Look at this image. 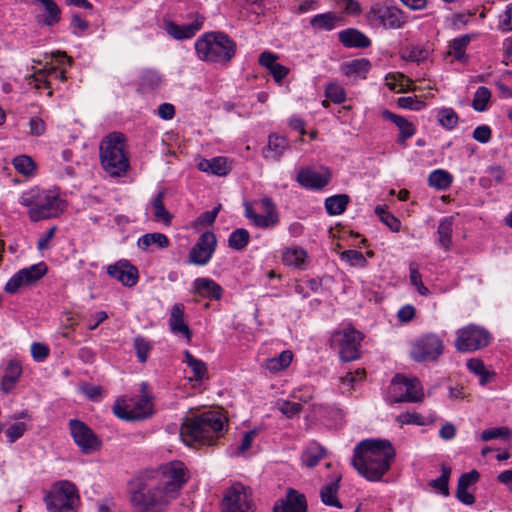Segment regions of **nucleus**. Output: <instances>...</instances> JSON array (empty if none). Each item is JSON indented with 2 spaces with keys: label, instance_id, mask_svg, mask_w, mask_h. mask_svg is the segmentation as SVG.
<instances>
[{
  "label": "nucleus",
  "instance_id": "obj_46",
  "mask_svg": "<svg viewBox=\"0 0 512 512\" xmlns=\"http://www.w3.org/2000/svg\"><path fill=\"white\" fill-rule=\"evenodd\" d=\"M439 124L448 129H453L458 123V115L452 108H442L437 113Z\"/></svg>",
  "mask_w": 512,
  "mask_h": 512
},
{
  "label": "nucleus",
  "instance_id": "obj_50",
  "mask_svg": "<svg viewBox=\"0 0 512 512\" xmlns=\"http://www.w3.org/2000/svg\"><path fill=\"white\" fill-rule=\"evenodd\" d=\"M101 165L111 177L124 176L130 168L129 162H101Z\"/></svg>",
  "mask_w": 512,
  "mask_h": 512
},
{
  "label": "nucleus",
  "instance_id": "obj_38",
  "mask_svg": "<svg viewBox=\"0 0 512 512\" xmlns=\"http://www.w3.org/2000/svg\"><path fill=\"white\" fill-rule=\"evenodd\" d=\"M452 230L453 219L452 217L444 218L440 221L438 226L439 244L446 250L450 249L452 244Z\"/></svg>",
  "mask_w": 512,
  "mask_h": 512
},
{
  "label": "nucleus",
  "instance_id": "obj_12",
  "mask_svg": "<svg viewBox=\"0 0 512 512\" xmlns=\"http://www.w3.org/2000/svg\"><path fill=\"white\" fill-rule=\"evenodd\" d=\"M222 512H254L255 504L249 488L235 483L227 489L222 503Z\"/></svg>",
  "mask_w": 512,
  "mask_h": 512
},
{
  "label": "nucleus",
  "instance_id": "obj_56",
  "mask_svg": "<svg viewBox=\"0 0 512 512\" xmlns=\"http://www.w3.org/2000/svg\"><path fill=\"white\" fill-rule=\"evenodd\" d=\"M511 435V430L508 427H498L486 429L481 433L483 441H490L496 438H508Z\"/></svg>",
  "mask_w": 512,
  "mask_h": 512
},
{
  "label": "nucleus",
  "instance_id": "obj_51",
  "mask_svg": "<svg viewBox=\"0 0 512 512\" xmlns=\"http://www.w3.org/2000/svg\"><path fill=\"white\" fill-rule=\"evenodd\" d=\"M161 82V77L160 75L156 72V71H153V70H146L142 73L141 77H140V87L143 89V90H152V89H155L159 86Z\"/></svg>",
  "mask_w": 512,
  "mask_h": 512
},
{
  "label": "nucleus",
  "instance_id": "obj_29",
  "mask_svg": "<svg viewBox=\"0 0 512 512\" xmlns=\"http://www.w3.org/2000/svg\"><path fill=\"white\" fill-rule=\"evenodd\" d=\"M41 4L46 10V14L37 16L39 23L46 26H53L60 21L61 10L54 0H32Z\"/></svg>",
  "mask_w": 512,
  "mask_h": 512
},
{
  "label": "nucleus",
  "instance_id": "obj_40",
  "mask_svg": "<svg viewBox=\"0 0 512 512\" xmlns=\"http://www.w3.org/2000/svg\"><path fill=\"white\" fill-rule=\"evenodd\" d=\"M197 168L205 173L226 176L231 171V166L228 162H198Z\"/></svg>",
  "mask_w": 512,
  "mask_h": 512
},
{
  "label": "nucleus",
  "instance_id": "obj_27",
  "mask_svg": "<svg viewBox=\"0 0 512 512\" xmlns=\"http://www.w3.org/2000/svg\"><path fill=\"white\" fill-rule=\"evenodd\" d=\"M22 374V367L18 361L11 360L7 364L1 380V390L4 393L11 392Z\"/></svg>",
  "mask_w": 512,
  "mask_h": 512
},
{
  "label": "nucleus",
  "instance_id": "obj_43",
  "mask_svg": "<svg viewBox=\"0 0 512 512\" xmlns=\"http://www.w3.org/2000/svg\"><path fill=\"white\" fill-rule=\"evenodd\" d=\"M48 77H54L56 79H59L60 81L66 80V75L64 70H58L55 67H52L48 69L47 71H40L37 76L35 77V80L37 84L35 85L37 89H40L42 86L49 87V81Z\"/></svg>",
  "mask_w": 512,
  "mask_h": 512
},
{
  "label": "nucleus",
  "instance_id": "obj_34",
  "mask_svg": "<svg viewBox=\"0 0 512 512\" xmlns=\"http://www.w3.org/2000/svg\"><path fill=\"white\" fill-rule=\"evenodd\" d=\"M350 201L347 194H337L330 196L325 200V208L329 215H340L345 210Z\"/></svg>",
  "mask_w": 512,
  "mask_h": 512
},
{
  "label": "nucleus",
  "instance_id": "obj_1",
  "mask_svg": "<svg viewBox=\"0 0 512 512\" xmlns=\"http://www.w3.org/2000/svg\"><path fill=\"white\" fill-rule=\"evenodd\" d=\"M187 481V469L181 461L145 470L129 482L130 502L138 512H162Z\"/></svg>",
  "mask_w": 512,
  "mask_h": 512
},
{
  "label": "nucleus",
  "instance_id": "obj_60",
  "mask_svg": "<svg viewBox=\"0 0 512 512\" xmlns=\"http://www.w3.org/2000/svg\"><path fill=\"white\" fill-rule=\"evenodd\" d=\"M70 27L74 35L81 36L88 29L89 23L76 13L72 15Z\"/></svg>",
  "mask_w": 512,
  "mask_h": 512
},
{
  "label": "nucleus",
  "instance_id": "obj_36",
  "mask_svg": "<svg viewBox=\"0 0 512 512\" xmlns=\"http://www.w3.org/2000/svg\"><path fill=\"white\" fill-rule=\"evenodd\" d=\"M184 362L191 368L193 379L202 381L207 376V366L202 360L195 358L188 350L184 351Z\"/></svg>",
  "mask_w": 512,
  "mask_h": 512
},
{
  "label": "nucleus",
  "instance_id": "obj_61",
  "mask_svg": "<svg viewBox=\"0 0 512 512\" xmlns=\"http://www.w3.org/2000/svg\"><path fill=\"white\" fill-rule=\"evenodd\" d=\"M397 104L401 108L411 109V110H420L424 107V102L418 100L415 96H406L400 97L397 100Z\"/></svg>",
  "mask_w": 512,
  "mask_h": 512
},
{
  "label": "nucleus",
  "instance_id": "obj_44",
  "mask_svg": "<svg viewBox=\"0 0 512 512\" xmlns=\"http://www.w3.org/2000/svg\"><path fill=\"white\" fill-rule=\"evenodd\" d=\"M451 474V468L445 465H442L441 475L437 479L430 481V486L435 490H438L444 496L449 495V478Z\"/></svg>",
  "mask_w": 512,
  "mask_h": 512
},
{
  "label": "nucleus",
  "instance_id": "obj_23",
  "mask_svg": "<svg viewBox=\"0 0 512 512\" xmlns=\"http://www.w3.org/2000/svg\"><path fill=\"white\" fill-rule=\"evenodd\" d=\"M278 56L272 52L265 51L259 56V63L265 67L277 83H280L289 73V69L277 62Z\"/></svg>",
  "mask_w": 512,
  "mask_h": 512
},
{
  "label": "nucleus",
  "instance_id": "obj_59",
  "mask_svg": "<svg viewBox=\"0 0 512 512\" xmlns=\"http://www.w3.org/2000/svg\"><path fill=\"white\" fill-rule=\"evenodd\" d=\"M134 347L139 361L142 363L145 362L151 349L149 342L142 337H136L134 339Z\"/></svg>",
  "mask_w": 512,
  "mask_h": 512
},
{
  "label": "nucleus",
  "instance_id": "obj_25",
  "mask_svg": "<svg viewBox=\"0 0 512 512\" xmlns=\"http://www.w3.org/2000/svg\"><path fill=\"white\" fill-rule=\"evenodd\" d=\"M297 181L305 188L318 190L328 185L330 175L310 170H301L297 175Z\"/></svg>",
  "mask_w": 512,
  "mask_h": 512
},
{
  "label": "nucleus",
  "instance_id": "obj_2",
  "mask_svg": "<svg viewBox=\"0 0 512 512\" xmlns=\"http://www.w3.org/2000/svg\"><path fill=\"white\" fill-rule=\"evenodd\" d=\"M395 450L389 440L366 439L354 449L352 464L369 481H379L390 469Z\"/></svg>",
  "mask_w": 512,
  "mask_h": 512
},
{
  "label": "nucleus",
  "instance_id": "obj_22",
  "mask_svg": "<svg viewBox=\"0 0 512 512\" xmlns=\"http://www.w3.org/2000/svg\"><path fill=\"white\" fill-rule=\"evenodd\" d=\"M193 292L203 298L220 300L223 288L210 278H197L193 282Z\"/></svg>",
  "mask_w": 512,
  "mask_h": 512
},
{
  "label": "nucleus",
  "instance_id": "obj_64",
  "mask_svg": "<svg viewBox=\"0 0 512 512\" xmlns=\"http://www.w3.org/2000/svg\"><path fill=\"white\" fill-rule=\"evenodd\" d=\"M469 43V38L467 36L456 38L452 42V49L454 53V57L457 60H462L465 56V48Z\"/></svg>",
  "mask_w": 512,
  "mask_h": 512
},
{
  "label": "nucleus",
  "instance_id": "obj_14",
  "mask_svg": "<svg viewBox=\"0 0 512 512\" xmlns=\"http://www.w3.org/2000/svg\"><path fill=\"white\" fill-rule=\"evenodd\" d=\"M368 19L374 25L385 29H399L407 22L406 14L397 6L375 5L368 13Z\"/></svg>",
  "mask_w": 512,
  "mask_h": 512
},
{
  "label": "nucleus",
  "instance_id": "obj_26",
  "mask_svg": "<svg viewBox=\"0 0 512 512\" xmlns=\"http://www.w3.org/2000/svg\"><path fill=\"white\" fill-rule=\"evenodd\" d=\"M339 41L348 48H367L370 46V39L357 29L349 28L339 32Z\"/></svg>",
  "mask_w": 512,
  "mask_h": 512
},
{
  "label": "nucleus",
  "instance_id": "obj_45",
  "mask_svg": "<svg viewBox=\"0 0 512 512\" xmlns=\"http://www.w3.org/2000/svg\"><path fill=\"white\" fill-rule=\"evenodd\" d=\"M324 455L325 451L321 446H311L302 454V461L305 466L312 468L319 463Z\"/></svg>",
  "mask_w": 512,
  "mask_h": 512
},
{
  "label": "nucleus",
  "instance_id": "obj_21",
  "mask_svg": "<svg viewBox=\"0 0 512 512\" xmlns=\"http://www.w3.org/2000/svg\"><path fill=\"white\" fill-rule=\"evenodd\" d=\"M185 307L182 303H176L171 308L169 326L175 335H183L188 341L191 340L192 333L185 321Z\"/></svg>",
  "mask_w": 512,
  "mask_h": 512
},
{
  "label": "nucleus",
  "instance_id": "obj_16",
  "mask_svg": "<svg viewBox=\"0 0 512 512\" xmlns=\"http://www.w3.org/2000/svg\"><path fill=\"white\" fill-rule=\"evenodd\" d=\"M217 246V239L213 232L206 231L200 235L196 244L189 252V262L195 265H206L212 258Z\"/></svg>",
  "mask_w": 512,
  "mask_h": 512
},
{
  "label": "nucleus",
  "instance_id": "obj_8",
  "mask_svg": "<svg viewBox=\"0 0 512 512\" xmlns=\"http://www.w3.org/2000/svg\"><path fill=\"white\" fill-rule=\"evenodd\" d=\"M363 334L351 326L333 333L331 346L339 351L341 360L351 362L360 358Z\"/></svg>",
  "mask_w": 512,
  "mask_h": 512
},
{
  "label": "nucleus",
  "instance_id": "obj_13",
  "mask_svg": "<svg viewBox=\"0 0 512 512\" xmlns=\"http://www.w3.org/2000/svg\"><path fill=\"white\" fill-rule=\"evenodd\" d=\"M68 427L75 444L83 454H93L101 449V439L83 421L71 419L69 420Z\"/></svg>",
  "mask_w": 512,
  "mask_h": 512
},
{
  "label": "nucleus",
  "instance_id": "obj_32",
  "mask_svg": "<svg viewBox=\"0 0 512 512\" xmlns=\"http://www.w3.org/2000/svg\"><path fill=\"white\" fill-rule=\"evenodd\" d=\"M370 67V61L368 59L361 58L343 63L340 70L345 76H364L369 71Z\"/></svg>",
  "mask_w": 512,
  "mask_h": 512
},
{
  "label": "nucleus",
  "instance_id": "obj_20",
  "mask_svg": "<svg viewBox=\"0 0 512 512\" xmlns=\"http://www.w3.org/2000/svg\"><path fill=\"white\" fill-rule=\"evenodd\" d=\"M204 18L197 16L191 23L178 25L174 22L166 24V32L177 40L192 38L203 26Z\"/></svg>",
  "mask_w": 512,
  "mask_h": 512
},
{
  "label": "nucleus",
  "instance_id": "obj_39",
  "mask_svg": "<svg viewBox=\"0 0 512 512\" xmlns=\"http://www.w3.org/2000/svg\"><path fill=\"white\" fill-rule=\"evenodd\" d=\"M293 354L289 350L282 351L279 356L266 361V368L271 372H278L287 368L292 362Z\"/></svg>",
  "mask_w": 512,
  "mask_h": 512
},
{
  "label": "nucleus",
  "instance_id": "obj_11",
  "mask_svg": "<svg viewBox=\"0 0 512 512\" xmlns=\"http://www.w3.org/2000/svg\"><path fill=\"white\" fill-rule=\"evenodd\" d=\"M114 414L123 420H140L148 418L153 413V405L146 395L128 400H118L113 405Z\"/></svg>",
  "mask_w": 512,
  "mask_h": 512
},
{
  "label": "nucleus",
  "instance_id": "obj_41",
  "mask_svg": "<svg viewBox=\"0 0 512 512\" xmlns=\"http://www.w3.org/2000/svg\"><path fill=\"white\" fill-rule=\"evenodd\" d=\"M307 257L306 251L299 247L287 249L282 256L283 262L288 266L300 267Z\"/></svg>",
  "mask_w": 512,
  "mask_h": 512
},
{
  "label": "nucleus",
  "instance_id": "obj_54",
  "mask_svg": "<svg viewBox=\"0 0 512 512\" xmlns=\"http://www.w3.org/2000/svg\"><path fill=\"white\" fill-rule=\"evenodd\" d=\"M341 259L346 260L352 266L365 267L367 260L363 253L357 250H345L341 253Z\"/></svg>",
  "mask_w": 512,
  "mask_h": 512
},
{
  "label": "nucleus",
  "instance_id": "obj_48",
  "mask_svg": "<svg viewBox=\"0 0 512 512\" xmlns=\"http://www.w3.org/2000/svg\"><path fill=\"white\" fill-rule=\"evenodd\" d=\"M491 98V92L490 90L485 86H480L473 98L472 106L473 108L478 112H483L487 108V104L490 101Z\"/></svg>",
  "mask_w": 512,
  "mask_h": 512
},
{
  "label": "nucleus",
  "instance_id": "obj_49",
  "mask_svg": "<svg viewBox=\"0 0 512 512\" xmlns=\"http://www.w3.org/2000/svg\"><path fill=\"white\" fill-rule=\"evenodd\" d=\"M325 96L335 104H341L346 100L345 89L336 82H331L326 86Z\"/></svg>",
  "mask_w": 512,
  "mask_h": 512
},
{
  "label": "nucleus",
  "instance_id": "obj_7",
  "mask_svg": "<svg viewBox=\"0 0 512 512\" xmlns=\"http://www.w3.org/2000/svg\"><path fill=\"white\" fill-rule=\"evenodd\" d=\"M79 500L76 486L69 481H60L53 485L45 496L47 509L51 512L73 511L75 502Z\"/></svg>",
  "mask_w": 512,
  "mask_h": 512
},
{
  "label": "nucleus",
  "instance_id": "obj_47",
  "mask_svg": "<svg viewBox=\"0 0 512 512\" xmlns=\"http://www.w3.org/2000/svg\"><path fill=\"white\" fill-rule=\"evenodd\" d=\"M467 367L472 373L480 377L481 385H485L493 375L486 369L483 361L477 358L468 360Z\"/></svg>",
  "mask_w": 512,
  "mask_h": 512
},
{
  "label": "nucleus",
  "instance_id": "obj_63",
  "mask_svg": "<svg viewBox=\"0 0 512 512\" xmlns=\"http://www.w3.org/2000/svg\"><path fill=\"white\" fill-rule=\"evenodd\" d=\"M15 170L29 178L35 175L37 170L36 162H12Z\"/></svg>",
  "mask_w": 512,
  "mask_h": 512
},
{
  "label": "nucleus",
  "instance_id": "obj_58",
  "mask_svg": "<svg viewBox=\"0 0 512 512\" xmlns=\"http://www.w3.org/2000/svg\"><path fill=\"white\" fill-rule=\"evenodd\" d=\"M497 27L503 32L512 31V3L499 15Z\"/></svg>",
  "mask_w": 512,
  "mask_h": 512
},
{
  "label": "nucleus",
  "instance_id": "obj_35",
  "mask_svg": "<svg viewBox=\"0 0 512 512\" xmlns=\"http://www.w3.org/2000/svg\"><path fill=\"white\" fill-rule=\"evenodd\" d=\"M137 245L142 250H146L152 245H156L159 248H166L169 246V239L163 233H147L138 239Z\"/></svg>",
  "mask_w": 512,
  "mask_h": 512
},
{
  "label": "nucleus",
  "instance_id": "obj_19",
  "mask_svg": "<svg viewBox=\"0 0 512 512\" xmlns=\"http://www.w3.org/2000/svg\"><path fill=\"white\" fill-rule=\"evenodd\" d=\"M273 512H307L305 495L292 488L288 489L286 497L274 505Z\"/></svg>",
  "mask_w": 512,
  "mask_h": 512
},
{
  "label": "nucleus",
  "instance_id": "obj_17",
  "mask_svg": "<svg viewBox=\"0 0 512 512\" xmlns=\"http://www.w3.org/2000/svg\"><path fill=\"white\" fill-rule=\"evenodd\" d=\"M46 265L39 263L18 271L5 285L7 293H15L21 286L36 282L46 273Z\"/></svg>",
  "mask_w": 512,
  "mask_h": 512
},
{
  "label": "nucleus",
  "instance_id": "obj_31",
  "mask_svg": "<svg viewBox=\"0 0 512 512\" xmlns=\"http://www.w3.org/2000/svg\"><path fill=\"white\" fill-rule=\"evenodd\" d=\"M165 192L160 191L152 200L151 206L153 209V216L155 221L163 222L169 225L172 220V214L166 209L164 205Z\"/></svg>",
  "mask_w": 512,
  "mask_h": 512
},
{
  "label": "nucleus",
  "instance_id": "obj_62",
  "mask_svg": "<svg viewBox=\"0 0 512 512\" xmlns=\"http://www.w3.org/2000/svg\"><path fill=\"white\" fill-rule=\"evenodd\" d=\"M26 431V425L22 422H16L9 426L6 429V436L9 439V442L14 443L16 440H18L20 437L23 436L24 432Z\"/></svg>",
  "mask_w": 512,
  "mask_h": 512
},
{
  "label": "nucleus",
  "instance_id": "obj_55",
  "mask_svg": "<svg viewBox=\"0 0 512 512\" xmlns=\"http://www.w3.org/2000/svg\"><path fill=\"white\" fill-rule=\"evenodd\" d=\"M406 58L414 62L424 61L429 56V49L419 45H413L407 48Z\"/></svg>",
  "mask_w": 512,
  "mask_h": 512
},
{
  "label": "nucleus",
  "instance_id": "obj_4",
  "mask_svg": "<svg viewBox=\"0 0 512 512\" xmlns=\"http://www.w3.org/2000/svg\"><path fill=\"white\" fill-rule=\"evenodd\" d=\"M19 203L28 208L29 219L33 222L55 218L63 212L65 206L57 191L38 186L24 191Z\"/></svg>",
  "mask_w": 512,
  "mask_h": 512
},
{
  "label": "nucleus",
  "instance_id": "obj_33",
  "mask_svg": "<svg viewBox=\"0 0 512 512\" xmlns=\"http://www.w3.org/2000/svg\"><path fill=\"white\" fill-rule=\"evenodd\" d=\"M339 481L340 479H336L333 482H330L324 485L320 490L321 501L327 506H333L336 508H342V504L339 502L337 498V493L339 490Z\"/></svg>",
  "mask_w": 512,
  "mask_h": 512
},
{
  "label": "nucleus",
  "instance_id": "obj_28",
  "mask_svg": "<svg viewBox=\"0 0 512 512\" xmlns=\"http://www.w3.org/2000/svg\"><path fill=\"white\" fill-rule=\"evenodd\" d=\"M341 17L333 12L317 14L310 19V25L315 31H331L340 25Z\"/></svg>",
  "mask_w": 512,
  "mask_h": 512
},
{
  "label": "nucleus",
  "instance_id": "obj_24",
  "mask_svg": "<svg viewBox=\"0 0 512 512\" xmlns=\"http://www.w3.org/2000/svg\"><path fill=\"white\" fill-rule=\"evenodd\" d=\"M383 119L392 122L399 129L397 141L404 143L408 138L412 137L415 133V128L411 122L406 118L394 114L389 110H383L381 113Z\"/></svg>",
  "mask_w": 512,
  "mask_h": 512
},
{
  "label": "nucleus",
  "instance_id": "obj_15",
  "mask_svg": "<svg viewBox=\"0 0 512 512\" xmlns=\"http://www.w3.org/2000/svg\"><path fill=\"white\" fill-rule=\"evenodd\" d=\"M100 160H129L126 137L121 132H111L99 145Z\"/></svg>",
  "mask_w": 512,
  "mask_h": 512
},
{
  "label": "nucleus",
  "instance_id": "obj_52",
  "mask_svg": "<svg viewBox=\"0 0 512 512\" xmlns=\"http://www.w3.org/2000/svg\"><path fill=\"white\" fill-rule=\"evenodd\" d=\"M375 213L379 216L381 222L387 225L391 231L398 232L401 228V222L394 215L385 211L383 207L377 206Z\"/></svg>",
  "mask_w": 512,
  "mask_h": 512
},
{
  "label": "nucleus",
  "instance_id": "obj_6",
  "mask_svg": "<svg viewBox=\"0 0 512 512\" xmlns=\"http://www.w3.org/2000/svg\"><path fill=\"white\" fill-rule=\"evenodd\" d=\"M424 399V391L418 378H408L402 374L393 377L389 387L391 403H419Z\"/></svg>",
  "mask_w": 512,
  "mask_h": 512
},
{
  "label": "nucleus",
  "instance_id": "obj_9",
  "mask_svg": "<svg viewBox=\"0 0 512 512\" xmlns=\"http://www.w3.org/2000/svg\"><path fill=\"white\" fill-rule=\"evenodd\" d=\"M455 348L458 352H473L489 345L492 336L482 326L469 324L456 332Z\"/></svg>",
  "mask_w": 512,
  "mask_h": 512
},
{
  "label": "nucleus",
  "instance_id": "obj_57",
  "mask_svg": "<svg viewBox=\"0 0 512 512\" xmlns=\"http://www.w3.org/2000/svg\"><path fill=\"white\" fill-rule=\"evenodd\" d=\"M279 410L288 418H292L302 411V404L284 400L278 403Z\"/></svg>",
  "mask_w": 512,
  "mask_h": 512
},
{
  "label": "nucleus",
  "instance_id": "obj_53",
  "mask_svg": "<svg viewBox=\"0 0 512 512\" xmlns=\"http://www.w3.org/2000/svg\"><path fill=\"white\" fill-rule=\"evenodd\" d=\"M409 271L411 284L416 287L420 295L427 296L429 294V289L422 282V276L418 270V266L414 263H411L409 266Z\"/></svg>",
  "mask_w": 512,
  "mask_h": 512
},
{
  "label": "nucleus",
  "instance_id": "obj_3",
  "mask_svg": "<svg viewBox=\"0 0 512 512\" xmlns=\"http://www.w3.org/2000/svg\"><path fill=\"white\" fill-rule=\"evenodd\" d=\"M225 422L220 411H205L185 419L181 425L180 437L188 446L214 445L222 436Z\"/></svg>",
  "mask_w": 512,
  "mask_h": 512
},
{
  "label": "nucleus",
  "instance_id": "obj_42",
  "mask_svg": "<svg viewBox=\"0 0 512 512\" xmlns=\"http://www.w3.org/2000/svg\"><path fill=\"white\" fill-rule=\"evenodd\" d=\"M250 234L244 228L234 230L228 239V245L234 250H243L249 243Z\"/></svg>",
  "mask_w": 512,
  "mask_h": 512
},
{
  "label": "nucleus",
  "instance_id": "obj_37",
  "mask_svg": "<svg viewBox=\"0 0 512 512\" xmlns=\"http://www.w3.org/2000/svg\"><path fill=\"white\" fill-rule=\"evenodd\" d=\"M453 181L452 175L446 170L437 169L430 173L428 183L438 190L448 189Z\"/></svg>",
  "mask_w": 512,
  "mask_h": 512
},
{
  "label": "nucleus",
  "instance_id": "obj_10",
  "mask_svg": "<svg viewBox=\"0 0 512 512\" xmlns=\"http://www.w3.org/2000/svg\"><path fill=\"white\" fill-rule=\"evenodd\" d=\"M443 340L434 333L424 334L412 345L410 356L416 362L436 361L444 352Z\"/></svg>",
  "mask_w": 512,
  "mask_h": 512
},
{
  "label": "nucleus",
  "instance_id": "obj_30",
  "mask_svg": "<svg viewBox=\"0 0 512 512\" xmlns=\"http://www.w3.org/2000/svg\"><path fill=\"white\" fill-rule=\"evenodd\" d=\"M288 149L287 140L279 135H270L267 146L263 149V156L266 159H275L283 156Z\"/></svg>",
  "mask_w": 512,
  "mask_h": 512
},
{
  "label": "nucleus",
  "instance_id": "obj_5",
  "mask_svg": "<svg viewBox=\"0 0 512 512\" xmlns=\"http://www.w3.org/2000/svg\"><path fill=\"white\" fill-rule=\"evenodd\" d=\"M197 57L204 62L227 64L236 54V43L223 32H206L194 44Z\"/></svg>",
  "mask_w": 512,
  "mask_h": 512
},
{
  "label": "nucleus",
  "instance_id": "obj_18",
  "mask_svg": "<svg viewBox=\"0 0 512 512\" xmlns=\"http://www.w3.org/2000/svg\"><path fill=\"white\" fill-rule=\"evenodd\" d=\"M107 273L110 277L127 287L135 286L139 278L137 268L126 260H121L113 265H109L107 267Z\"/></svg>",
  "mask_w": 512,
  "mask_h": 512
}]
</instances>
